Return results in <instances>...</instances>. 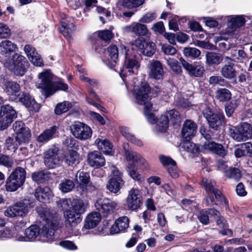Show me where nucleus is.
Masks as SVG:
<instances>
[{
	"instance_id": "1",
	"label": "nucleus",
	"mask_w": 252,
	"mask_h": 252,
	"mask_svg": "<svg viewBox=\"0 0 252 252\" xmlns=\"http://www.w3.org/2000/svg\"><path fill=\"white\" fill-rule=\"evenodd\" d=\"M46 222L40 233L39 227L36 225H31L25 230V235L29 241L35 239L39 234L46 238V240L48 242L54 241L55 231L58 228L59 222L57 219L54 218L52 220L47 218Z\"/></svg>"
},
{
	"instance_id": "2",
	"label": "nucleus",
	"mask_w": 252,
	"mask_h": 252,
	"mask_svg": "<svg viewBox=\"0 0 252 252\" xmlns=\"http://www.w3.org/2000/svg\"><path fill=\"white\" fill-rule=\"evenodd\" d=\"M38 77L41 80L38 87L44 90L46 97L52 95L57 90L65 91L68 89V85L61 80L54 83L53 75L49 70H46L40 73Z\"/></svg>"
},
{
	"instance_id": "3",
	"label": "nucleus",
	"mask_w": 252,
	"mask_h": 252,
	"mask_svg": "<svg viewBox=\"0 0 252 252\" xmlns=\"http://www.w3.org/2000/svg\"><path fill=\"white\" fill-rule=\"evenodd\" d=\"M151 89L147 82H142L136 94V100L139 105L144 106V114L151 124H155L157 122L156 116L151 113L152 104L149 102L150 99L149 94Z\"/></svg>"
},
{
	"instance_id": "4",
	"label": "nucleus",
	"mask_w": 252,
	"mask_h": 252,
	"mask_svg": "<svg viewBox=\"0 0 252 252\" xmlns=\"http://www.w3.org/2000/svg\"><path fill=\"white\" fill-rule=\"evenodd\" d=\"M4 67L17 76L25 74L28 66L26 58L19 54H14L11 58H5L2 61Z\"/></svg>"
},
{
	"instance_id": "5",
	"label": "nucleus",
	"mask_w": 252,
	"mask_h": 252,
	"mask_svg": "<svg viewBox=\"0 0 252 252\" xmlns=\"http://www.w3.org/2000/svg\"><path fill=\"white\" fill-rule=\"evenodd\" d=\"M26 179V172L21 167H16L7 178L5 184L6 191L14 192L21 188Z\"/></svg>"
},
{
	"instance_id": "6",
	"label": "nucleus",
	"mask_w": 252,
	"mask_h": 252,
	"mask_svg": "<svg viewBox=\"0 0 252 252\" xmlns=\"http://www.w3.org/2000/svg\"><path fill=\"white\" fill-rule=\"evenodd\" d=\"M34 206V202L32 200L25 199L8 207L4 214L5 216L10 218L23 217L28 214L29 209Z\"/></svg>"
},
{
	"instance_id": "7",
	"label": "nucleus",
	"mask_w": 252,
	"mask_h": 252,
	"mask_svg": "<svg viewBox=\"0 0 252 252\" xmlns=\"http://www.w3.org/2000/svg\"><path fill=\"white\" fill-rule=\"evenodd\" d=\"M111 177L107 185V189L112 192H118L124 184L123 174L114 165L110 166Z\"/></svg>"
},
{
	"instance_id": "8",
	"label": "nucleus",
	"mask_w": 252,
	"mask_h": 252,
	"mask_svg": "<svg viewBox=\"0 0 252 252\" xmlns=\"http://www.w3.org/2000/svg\"><path fill=\"white\" fill-rule=\"evenodd\" d=\"M122 53H124L125 61L124 66L130 73H133L134 69L139 66L138 56L137 52L132 48H122Z\"/></svg>"
},
{
	"instance_id": "9",
	"label": "nucleus",
	"mask_w": 252,
	"mask_h": 252,
	"mask_svg": "<svg viewBox=\"0 0 252 252\" xmlns=\"http://www.w3.org/2000/svg\"><path fill=\"white\" fill-rule=\"evenodd\" d=\"M94 206L99 213L102 214L104 217H107L118 209V204L117 202L107 198H101L96 200Z\"/></svg>"
},
{
	"instance_id": "10",
	"label": "nucleus",
	"mask_w": 252,
	"mask_h": 252,
	"mask_svg": "<svg viewBox=\"0 0 252 252\" xmlns=\"http://www.w3.org/2000/svg\"><path fill=\"white\" fill-rule=\"evenodd\" d=\"M71 132L76 138L85 140L92 136L91 128L87 125L79 122H75L70 126Z\"/></svg>"
},
{
	"instance_id": "11",
	"label": "nucleus",
	"mask_w": 252,
	"mask_h": 252,
	"mask_svg": "<svg viewBox=\"0 0 252 252\" xmlns=\"http://www.w3.org/2000/svg\"><path fill=\"white\" fill-rule=\"evenodd\" d=\"M204 116L207 120L210 127L215 130H217L222 125L225 124V117L222 113H214L211 110H206Z\"/></svg>"
},
{
	"instance_id": "12",
	"label": "nucleus",
	"mask_w": 252,
	"mask_h": 252,
	"mask_svg": "<svg viewBox=\"0 0 252 252\" xmlns=\"http://www.w3.org/2000/svg\"><path fill=\"white\" fill-rule=\"evenodd\" d=\"M134 44L140 53L147 57H152L155 53L156 45L154 43L144 38H138Z\"/></svg>"
},
{
	"instance_id": "13",
	"label": "nucleus",
	"mask_w": 252,
	"mask_h": 252,
	"mask_svg": "<svg viewBox=\"0 0 252 252\" xmlns=\"http://www.w3.org/2000/svg\"><path fill=\"white\" fill-rule=\"evenodd\" d=\"M224 60L225 63L220 68L221 75L227 79H235L237 76V72L233 60L228 56L224 57Z\"/></svg>"
},
{
	"instance_id": "14",
	"label": "nucleus",
	"mask_w": 252,
	"mask_h": 252,
	"mask_svg": "<svg viewBox=\"0 0 252 252\" xmlns=\"http://www.w3.org/2000/svg\"><path fill=\"white\" fill-rule=\"evenodd\" d=\"M142 204L141 195L139 190L132 188L128 191L126 198V205L127 208L130 210H136Z\"/></svg>"
},
{
	"instance_id": "15",
	"label": "nucleus",
	"mask_w": 252,
	"mask_h": 252,
	"mask_svg": "<svg viewBox=\"0 0 252 252\" xmlns=\"http://www.w3.org/2000/svg\"><path fill=\"white\" fill-rule=\"evenodd\" d=\"M125 46H121L120 51L118 47L115 45H111L107 48V54L110 59V62L108 63L107 66L111 69L117 71L116 68L119 61L120 54H124L122 53V48Z\"/></svg>"
},
{
	"instance_id": "16",
	"label": "nucleus",
	"mask_w": 252,
	"mask_h": 252,
	"mask_svg": "<svg viewBox=\"0 0 252 252\" xmlns=\"http://www.w3.org/2000/svg\"><path fill=\"white\" fill-rule=\"evenodd\" d=\"M204 150L219 157L223 158L227 153V150L221 144L212 141H205L202 145Z\"/></svg>"
},
{
	"instance_id": "17",
	"label": "nucleus",
	"mask_w": 252,
	"mask_h": 252,
	"mask_svg": "<svg viewBox=\"0 0 252 252\" xmlns=\"http://www.w3.org/2000/svg\"><path fill=\"white\" fill-rule=\"evenodd\" d=\"M179 61L182 63L183 67L189 75L194 77H200L203 74L205 71L204 66L199 63H194L193 64L189 63L182 57L179 59Z\"/></svg>"
},
{
	"instance_id": "18",
	"label": "nucleus",
	"mask_w": 252,
	"mask_h": 252,
	"mask_svg": "<svg viewBox=\"0 0 252 252\" xmlns=\"http://www.w3.org/2000/svg\"><path fill=\"white\" fill-rule=\"evenodd\" d=\"M44 162L49 168H54L60 164L58 150L50 149L45 152L44 154Z\"/></svg>"
},
{
	"instance_id": "19",
	"label": "nucleus",
	"mask_w": 252,
	"mask_h": 252,
	"mask_svg": "<svg viewBox=\"0 0 252 252\" xmlns=\"http://www.w3.org/2000/svg\"><path fill=\"white\" fill-rule=\"evenodd\" d=\"M197 125L193 121L187 120L185 121L182 129L181 134L185 140H190L197 131Z\"/></svg>"
},
{
	"instance_id": "20",
	"label": "nucleus",
	"mask_w": 252,
	"mask_h": 252,
	"mask_svg": "<svg viewBox=\"0 0 252 252\" xmlns=\"http://www.w3.org/2000/svg\"><path fill=\"white\" fill-rule=\"evenodd\" d=\"M12 128L15 131L17 138L22 140H29L31 137V132L28 127L22 121H16L12 126Z\"/></svg>"
},
{
	"instance_id": "21",
	"label": "nucleus",
	"mask_w": 252,
	"mask_h": 252,
	"mask_svg": "<svg viewBox=\"0 0 252 252\" xmlns=\"http://www.w3.org/2000/svg\"><path fill=\"white\" fill-rule=\"evenodd\" d=\"M201 185L204 188L208 194L213 193L218 200H221L223 198L221 192L216 188V182L214 180L204 178L202 180Z\"/></svg>"
},
{
	"instance_id": "22",
	"label": "nucleus",
	"mask_w": 252,
	"mask_h": 252,
	"mask_svg": "<svg viewBox=\"0 0 252 252\" xmlns=\"http://www.w3.org/2000/svg\"><path fill=\"white\" fill-rule=\"evenodd\" d=\"M24 51L30 61L34 65L42 66L43 62L40 55L36 52L35 49L31 45H26L24 47Z\"/></svg>"
},
{
	"instance_id": "23",
	"label": "nucleus",
	"mask_w": 252,
	"mask_h": 252,
	"mask_svg": "<svg viewBox=\"0 0 252 252\" xmlns=\"http://www.w3.org/2000/svg\"><path fill=\"white\" fill-rule=\"evenodd\" d=\"M63 214L66 227H74L82 220L81 216L70 208L64 211Z\"/></svg>"
},
{
	"instance_id": "24",
	"label": "nucleus",
	"mask_w": 252,
	"mask_h": 252,
	"mask_svg": "<svg viewBox=\"0 0 252 252\" xmlns=\"http://www.w3.org/2000/svg\"><path fill=\"white\" fill-rule=\"evenodd\" d=\"M149 76L155 79L159 80L163 78L164 70L161 63L158 61L153 60L149 67Z\"/></svg>"
},
{
	"instance_id": "25",
	"label": "nucleus",
	"mask_w": 252,
	"mask_h": 252,
	"mask_svg": "<svg viewBox=\"0 0 252 252\" xmlns=\"http://www.w3.org/2000/svg\"><path fill=\"white\" fill-rule=\"evenodd\" d=\"M19 100L31 111L37 112L40 109L39 104L28 93L22 92L20 95Z\"/></svg>"
},
{
	"instance_id": "26",
	"label": "nucleus",
	"mask_w": 252,
	"mask_h": 252,
	"mask_svg": "<svg viewBox=\"0 0 252 252\" xmlns=\"http://www.w3.org/2000/svg\"><path fill=\"white\" fill-rule=\"evenodd\" d=\"M88 162L91 166L99 168L104 165L105 159L100 152L94 151L88 154Z\"/></svg>"
},
{
	"instance_id": "27",
	"label": "nucleus",
	"mask_w": 252,
	"mask_h": 252,
	"mask_svg": "<svg viewBox=\"0 0 252 252\" xmlns=\"http://www.w3.org/2000/svg\"><path fill=\"white\" fill-rule=\"evenodd\" d=\"M129 219L126 216L118 218L115 221L114 224L110 228L111 234L118 233L121 231H125L128 227Z\"/></svg>"
},
{
	"instance_id": "28",
	"label": "nucleus",
	"mask_w": 252,
	"mask_h": 252,
	"mask_svg": "<svg viewBox=\"0 0 252 252\" xmlns=\"http://www.w3.org/2000/svg\"><path fill=\"white\" fill-rule=\"evenodd\" d=\"M72 21L71 19H65L61 21L60 31L65 37L68 39L75 30V25Z\"/></svg>"
},
{
	"instance_id": "29",
	"label": "nucleus",
	"mask_w": 252,
	"mask_h": 252,
	"mask_svg": "<svg viewBox=\"0 0 252 252\" xmlns=\"http://www.w3.org/2000/svg\"><path fill=\"white\" fill-rule=\"evenodd\" d=\"M125 154L127 160L132 161L133 163H138L144 167H147L148 165L147 161L140 154L131 150L126 151Z\"/></svg>"
},
{
	"instance_id": "30",
	"label": "nucleus",
	"mask_w": 252,
	"mask_h": 252,
	"mask_svg": "<svg viewBox=\"0 0 252 252\" xmlns=\"http://www.w3.org/2000/svg\"><path fill=\"white\" fill-rule=\"evenodd\" d=\"M34 196L39 202L46 203L51 196V189L47 187H39L35 190Z\"/></svg>"
},
{
	"instance_id": "31",
	"label": "nucleus",
	"mask_w": 252,
	"mask_h": 252,
	"mask_svg": "<svg viewBox=\"0 0 252 252\" xmlns=\"http://www.w3.org/2000/svg\"><path fill=\"white\" fill-rule=\"evenodd\" d=\"M205 58L206 64L210 66L218 65L224 58L221 54L214 52H207Z\"/></svg>"
},
{
	"instance_id": "32",
	"label": "nucleus",
	"mask_w": 252,
	"mask_h": 252,
	"mask_svg": "<svg viewBox=\"0 0 252 252\" xmlns=\"http://www.w3.org/2000/svg\"><path fill=\"white\" fill-rule=\"evenodd\" d=\"M101 220V215L98 212H92L86 218L84 227L86 229H91L95 227Z\"/></svg>"
},
{
	"instance_id": "33",
	"label": "nucleus",
	"mask_w": 252,
	"mask_h": 252,
	"mask_svg": "<svg viewBox=\"0 0 252 252\" xmlns=\"http://www.w3.org/2000/svg\"><path fill=\"white\" fill-rule=\"evenodd\" d=\"M31 177L34 182L41 184L48 181L51 177V174L47 170H43L33 172Z\"/></svg>"
},
{
	"instance_id": "34",
	"label": "nucleus",
	"mask_w": 252,
	"mask_h": 252,
	"mask_svg": "<svg viewBox=\"0 0 252 252\" xmlns=\"http://www.w3.org/2000/svg\"><path fill=\"white\" fill-rule=\"evenodd\" d=\"M58 130L57 126H54L43 131L37 138L40 143H45L52 139Z\"/></svg>"
},
{
	"instance_id": "35",
	"label": "nucleus",
	"mask_w": 252,
	"mask_h": 252,
	"mask_svg": "<svg viewBox=\"0 0 252 252\" xmlns=\"http://www.w3.org/2000/svg\"><path fill=\"white\" fill-rule=\"evenodd\" d=\"M20 85L14 81H7L3 85V90L8 95L16 96L20 91Z\"/></svg>"
},
{
	"instance_id": "36",
	"label": "nucleus",
	"mask_w": 252,
	"mask_h": 252,
	"mask_svg": "<svg viewBox=\"0 0 252 252\" xmlns=\"http://www.w3.org/2000/svg\"><path fill=\"white\" fill-rule=\"evenodd\" d=\"M120 131L122 134L128 141L138 146H142L143 143L142 141L136 138L133 134L130 132L129 129L127 127H121L120 128Z\"/></svg>"
},
{
	"instance_id": "37",
	"label": "nucleus",
	"mask_w": 252,
	"mask_h": 252,
	"mask_svg": "<svg viewBox=\"0 0 252 252\" xmlns=\"http://www.w3.org/2000/svg\"><path fill=\"white\" fill-rule=\"evenodd\" d=\"M0 115L9 118L12 120L16 119L17 116L16 111L9 104H4L0 106Z\"/></svg>"
},
{
	"instance_id": "38",
	"label": "nucleus",
	"mask_w": 252,
	"mask_h": 252,
	"mask_svg": "<svg viewBox=\"0 0 252 252\" xmlns=\"http://www.w3.org/2000/svg\"><path fill=\"white\" fill-rule=\"evenodd\" d=\"M86 205L81 199H74L71 202V207L69 208L81 216L86 211Z\"/></svg>"
},
{
	"instance_id": "39",
	"label": "nucleus",
	"mask_w": 252,
	"mask_h": 252,
	"mask_svg": "<svg viewBox=\"0 0 252 252\" xmlns=\"http://www.w3.org/2000/svg\"><path fill=\"white\" fill-rule=\"evenodd\" d=\"M236 127L246 139L252 138V126L247 123H242Z\"/></svg>"
},
{
	"instance_id": "40",
	"label": "nucleus",
	"mask_w": 252,
	"mask_h": 252,
	"mask_svg": "<svg viewBox=\"0 0 252 252\" xmlns=\"http://www.w3.org/2000/svg\"><path fill=\"white\" fill-rule=\"evenodd\" d=\"M215 97L220 102L227 101L230 99L231 93L226 88H219L215 92Z\"/></svg>"
},
{
	"instance_id": "41",
	"label": "nucleus",
	"mask_w": 252,
	"mask_h": 252,
	"mask_svg": "<svg viewBox=\"0 0 252 252\" xmlns=\"http://www.w3.org/2000/svg\"><path fill=\"white\" fill-rule=\"evenodd\" d=\"M95 143L97 146L98 149L104 153L110 154L111 153L112 146L108 140L97 138L95 141Z\"/></svg>"
},
{
	"instance_id": "42",
	"label": "nucleus",
	"mask_w": 252,
	"mask_h": 252,
	"mask_svg": "<svg viewBox=\"0 0 252 252\" xmlns=\"http://www.w3.org/2000/svg\"><path fill=\"white\" fill-rule=\"evenodd\" d=\"M16 45L8 40H3L0 43V50L2 54H9L15 51Z\"/></svg>"
},
{
	"instance_id": "43",
	"label": "nucleus",
	"mask_w": 252,
	"mask_h": 252,
	"mask_svg": "<svg viewBox=\"0 0 252 252\" xmlns=\"http://www.w3.org/2000/svg\"><path fill=\"white\" fill-rule=\"evenodd\" d=\"M28 141L26 140H22L17 138V135L15 137H8L5 141V144L8 150L16 149L22 142H26Z\"/></svg>"
},
{
	"instance_id": "44",
	"label": "nucleus",
	"mask_w": 252,
	"mask_h": 252,
	"mask_svg": "<svg viewBox=\"0 0 252 252\" xmlns=\"http://www.w3.org/2000/svg\"><path fill=\"white\" fill-rule=\"evenodd\" d=\"M72 107V103L68 101H64L62 102L59 103L56 105L55 108V113L58 115H60L68 111Z\"/></svg>"
},
{
	"instance_id": "45",
	"label": "nucleus",
	"mask_w": 252,
	"mask_h": 252,
	"mask_svg": "<svg viewBox=\"0 0 252 252\" xmlns=\"http://www.w3.org/2000/svg\"><path fill=\"white\" fill-rule=\"evenodd\" d=\"M246 20L242 16H236L231 18L228 23V26L231 29H234L244 26Z\"/></svg>"
},
{
	"instance_id": "46",
	"label": "nucleus",
	"mask_w": 252,
	"mask_h": 252,
	"mask_svg": "<svg viewBox=\"0 0 252 252\" xmlns=\"http://www.w3.org/2000/svg\"><path fill=\"white\" fill-rule=\"evenodd\" d=\"M165 59L167 65L175 73L177 74H180L182 73V69L177 60L170 57L165 58Z\"/></svg>"
},
{
	"instance_id": "47",
	"label": "nucleus",
	"mask_w": 252,
	"mask_h": 252,
	"mask_svg": "<svg viewBox=\"0 0 252 252\" xmlns=\"http://www.w3.org/2000/svg\"><path fill=\"white\" fill-rule=\"evenodd\" d=\"M74 182L70 179H64L63 180L59 185V189L63 193L68 192L74 188Z\"/></svg>"
},
{
	"instance_id": "48",
	"label": "nucleus",
	"mask_w": 252,
	"mask_h": 252,
	"mask_svg": "<svg viewBox=\"0 0 252 252\" xmlns=\"http://www.w3.org/2000/svg\"><path fill=\"white\" fill-rule=\"evenodd\" d=\"M209 83L210 85L215 86L219 85L221 86L228 87L230 86L229 83L224 79L222 76H212L209 78Z\"/></svg>"
},
{
	"instance_id": "49",
	"label": "nucleus",
	"mask_w": 252,
	"mask_h": 252,
	"mask_svg": "<svg viewBox=\"0 0 252 252\" xmlns=\"http://www.w3.org/2000/svg\"><path fill=\"white\" fill-rule=\"evenodd\" d=\"M157 129L161 132H165L168 127L169 117L167 115H163L157 121Z\"/></svg>"
},
{
	"instance_id": "50",
	"label": "nucleus",
	"mask_w": 252,
	"mask_h": 252,
	"mask_svg": "<svg viewBox=\"0 0 252 252\" xmlns=\"http://www.w3.org/2000/svg\"><path fill=\"white\" fill-rule=\"evenodd\" d=\"M65 161L68 165H76L79 162V155L76 151H71L65 157Z\"/></svg>"
},
{
	"instance_id": "51",
	"label": "nucleus",
	"mask_w": 252,
	"mask_h": 252,
	"mask_svg": "<svg viewBox=\"0 0 252 252\" xmlns=\"http://www.w3.org/2000/svg\"><path fill=\"white\" fill-rule=\"evenodd\" d=\"M75 178L77 182L80 185H86L89 182L90 175L87 172L78 171Z\"/></svg>"
},
{
	"instance_id": "52",
	"label": "nucleus",
	"mask_w": 252,
	"mask_h": 252,
	"mask_svg": "<svg viewBox=\"0 0 252 252\" xmlns=\"http://www.w3.org/2000/svg\"><path fill=\"white\" fill-rule=\"evenodd\" d=\"M183 53L185 56L195 59L200 56L201 52L196 48L186 47L183 50Z\"/></svg>"
},
{
	"instance_id": "53",
	"label": "nucleus",
	"mask_w": 252,
	"mask_h": 252,
	"mask_svg": "<svg viewBox=\"0 0 252 252\" xmlns=\"http://www.w3.org/2000/svg\"><path fill=\"white\" fill-rule=\"evenodd\" d=\"M224 174L227 178L235 180H239L241 177L240 170L235 167H230L228 169L225 170Z\"/></svg>"
},
{
	"instance_id": "54",
	"label": "nucleus",
	"mask_w": 252,
	"mask_h": 252,
	"mask_svg": "<svg viewBox=\"0 0 252 252\" xmlns=\"http://www.w3.org/2000/svg\"><path fill=\"white\" fill-rule=\"evenodd\" d=\"M148 32L146 25L137 23L133 24V32L137 35H145Z\"/></svg>"
},
{
	"instance_id": "55",
	"label": "nucleus",
	"mask_w": 252,
	"mask_h": 252,
	"mask_svg": "<svg viewBox=\"0 0 252 252\" xmlns=\"http://www.w3.org/2000/svg\"><path fill=\"white\" fill-rule=\"evenodd\" d=\"M183 143L182 148L184 150L192 154H196L199 152V147L194 143L191 142L190 140H185Z\"/></svg>"
},
{
	"instance_id": "56",
	"label": "nucleus",
	"mask_w": 252,
	"mask_h": 252,
	"mask_svg": "<svg viewBox=\"0 0 252 252\" xmlns=\"http://www.w3.org/2000/svg\"><path fill=\"white\" fill-rule=\"evenodd\" d=\"M94 36H98L101 39L105 41H109L113 37L111 31L109 30L99 31L94 33Z\"/></svg>"
},
{
	"instance_id": "57",
	"label": "nucleus",
	"mask_w": 252,
	"mask_h": 252,
	"mask_svg": "<svg viewBox=\"0 0 252 252\" xmlns=\"http://www.w3.org/2000/svg\"><path fill=\"white\" fill-rule=\"evenodd\" d=\"M144 1L145 0H123V5L128 8L137 7L142 5Z\"/></svg>"
},
{
	"instance_id": "58",
	"label": "nucleus",
	"mask_w": 252,
	"mask_h": 252,
	"mask_svg": "<svg viewBox=\"0 0 252 252\" xmlns=\"http://www.w3.org/2000/svg\"><path fill=\"white\" fill-rule=\"evenodd\" d=\"M207 209L201 210L197 215V218L203 224H208L209 223V218Z\"/></svg>"
},
{
	"instance_id": "59",
	"label": "nucleus",
	"mask_w": 252,
	"mask_h": 252,
	"mask_svg": "<svg viewBox=\"0 0 252 252\" xmlns=\"http://www.w3.org/2000/svg\"><path fill=\"white\" fill-rule=\"evenodd\" d=\"M13 164L12 158L7 155H2L0 156V165L5 167H11Z\"/></svg>"
},
{
	"instance_id": "60",
	"label": "nucleus",
	"mask_w": 252,
	"mask_h": 252,
	"mask_svg": "<svg viewBox=\"0 0 252 252\" xmlns=\"http://www.w3.org/2000/svg\"><path fill=\"white\" fill-rule=\"evenodd\" d=\"M238 128L235 127L233 129H230V135L235 140L239 141H243L247 140L241 133L238 131Z\"/></svg>"
},
{
	"instance_id": "61",
	"label": "nucleus",
	"mask_w": 252,
	"mask_h": 252,
	"mask_svg": "<svg viewBox=\"0 0 252 252\" xmlns=\"http://www.w3.org/2000/svg\"><path fill=\"white\" fill-rule=\"evenodd\" d=\"M168 114L170 120L173 124H178L181 122V117L179 112L174 109L170 110Z\"/></svg>"
},
{
	"instance_id": "62",
	"label": "nucleus",
	"mask_w": 252,
	"mask_h": 252,
	"mask_svg": "<svg viewBox=\"0 0 252 252\" xmlns=\"http://www.w3.org/2000/svg\"><path fill=\"white\" fill-rule=\"evenodd\" d=\"M13 121L9 118L4 117L0 115V130L6 129L10 125Z\"/></svg>"
},
{
	"instance_id": "63",
	"label": "nucleus",
	"mask_w": 252,
	"mask_h": 252,
	"mask_svg": "<svg viewBox=\"0 0 252 252\" xmlns=\"http://www.w3.org/2000/svg\"><path fill=\"white\" fill-rule=\"evenodd\" d=\"M11 34L10 30L5 25L0 23V38H6Z\"/></svg>"
},
{
	"instance_id": "64",
	"label": "nucleus",
	"mask_w": 252,
	"mask_h": 252,
	"mask_svg": "<svg viewBox=\"0 0 252 252\" xmlns=\"http://www.w3.org/2000/svg\"><path fill=\"white\" fill-rule=\"evenodd\" d=\"M159 159L164 166H171V165L176 164V162L169 157L160 155Z\"/></svg>"
}]
</instances>
